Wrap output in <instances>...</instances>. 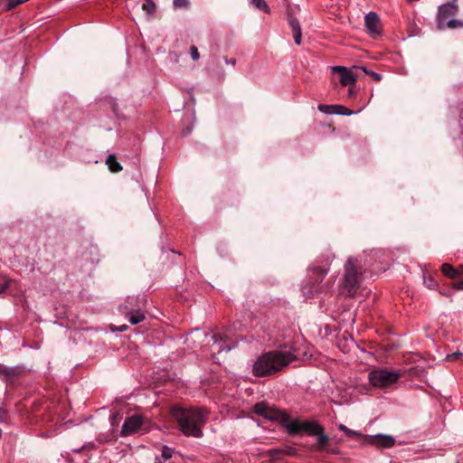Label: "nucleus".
<instances>
[{
  "label": "nucleus",
  "instance_id": "aec40b11",
  "mask_svg": "<svg viewBox=\"0 0 463 463\" xmlns=\"http://www.w3.org/2000/svg\"><path fill=\"white\" fill-rule=\"evenodd\" d=\"M128 315H129L128 320L132 325H137L145 319L144 314L140 311H136L134 313L131 311L128 313Z\"/></svg>",
  "mask_w": 463,
  "mask_h": 463
},
{
  "label": "nucleus",
  "instance_id": "e433bc0d",
  "mask_svg": "<svg viewBox=\"0 0 463 463\" xmlns=\"http://www.w3.org/2000/svg\"><path fill=\"white\" fill-rule=\"evenodd\" d=\"M273 452H274V454H279V453H280V450H279V449H274V450H273Z\"/></svg>",
  "mask_w": 463,
  "mask_h": 463
},
{
  "label": "nucleus",
  "instance_id": "72a5a7b5",
  "mask_svg": "<svg viewBox=\"0 0 463 463\" xmlns=\"http://www.w3.org/2000/svg\"><path fill=\"white\" fill-rule=\"evenodd\" d=\"M356 94V90L354 89L353 86H350L348 89V97L353 98Z\"/></svg>",
  "mask_w": 463,
  "mask_h": 463
},
{
  "label": "nucleus",
  "instance_id": "a211bd4d",
  "mask_svg": "<svg viewBox=\"0 0 463 463\" xmlns=\"http://www.w3.org/2000/svg\"><path fill=\"white\" fill-rule=\"evenodd\" d=\"M316 436H317V442L315 445V449L319 451L326 449V445L329 440V437L325 434L324 428L321 430V434H317Z\"/></svg>",
  "mask_w": 463,
  "mask_h": 463
},
{
  "label": "nucleus",
  "instance_id": "412c9836",
  "mask_svg": "<svg viewBox=\"0 0 463 463\" xmlns=\"http://www.w3.org/2000/svg\"><path fill=\"white\" fill-rule=\"evenodd\" d=\"M251 4L258 9L263 11L266 14H269L270 9L268 6L265 0H251Z\"/></svg>",
  "mask_w": 463,
  "mask_h": 463
},
{
  "label": "nucleus",
  "instance_id": "7c9ffc66",
  "mask_svg": "<svg viewBox=\"0 0 463 463\" xmlns=\"http://www.w3.org/2000/svg\"><path fill=\"white\" fill-rule=\"evenodd\" d=\"M190 54L194 61H196L200 58L198 49L194 45L190 47Z\"/></svg>",
  "mask_w": 463,
  "mask_h": 463
},
{
  "label": "nucleus",
  "instance_id": "7ed1b4c3",
  "mask_svg": "<svg viewBox=\"0 0 463 463\" xmlns=\"http://www.w3.org/2000/svg\"><path fill=\"white\" fill-rule=\"evenodd\" d=\"M344 268L345 272L340 285V293L353 297L360 287L362 273L358 270L357 265L352 258L346 260Z\"/></svg>",
  "mask_w": 463,
  "mask_h": 463
},
{
  "label": "nucleus",
  "instance_id": "2f4dec72",
  "mask_svg": "<svg viewBox=\"0 0 463 463\" xmlns=\"http://www.w3.org/2000/svg\"><path fill=\"white\" fill-rule=\"evenodd\" d=\"M453 288L457 290H463V279L453 284Z\"/></svg>",
  "mask_w": 463,
  "mask_h": 463
},
{
  "label": "nucleus",
  "instance_id": "2eb2a0df",
  "mask_svg": "<svg viewBox=\"0 0 463 463\" xmlns=\"http://www.w3.org/2000/svg\"><path fill=\"white\" fill-rule=\"evenodd\" d=\"M213 339L214 345H216L218 352L230 351L232 348V345L227 344V341H228L227 337L222 338L219 335H213Z\"/></svg>",
  "mask_w": 463,
  "mask_h": 463
},
{
  "label": "nucleus",
  "instance_id": "c756f323",
  "mask_svg": "<svg viewBox=\"0 0 463 463\" xmlns=\"http://www.w3.org/2000/svg\"><path fill=\"white\" fill-rule=\"evenodd\" d=\"M26 1L27 0H9L7 3V9L8 10L13 9Z\"/></svg>",
  "mask_w": 463,
  "mask_h": 463
},
{
  "label": "nucleus",
  "instance_id": "f03ea898",
  "mask_svg": "<svg viewBox=\"0 0 463 463\" xmlns=\"http://www.w3.org/2000/svg\"><path fill=\"white\" fill-rule=\"evenodd\" d=\"M297 359V355L290 351H270L260 355L253 364V373L263 377L271 375L288 365Z\"/></svg>",
  "mask_w": 463,
  "mask_h": 463
},
{
  "label": "nucleus",
  "instance_id": "0eeeda50",
  "mask_svg": "<svg viewBox=\"0 0 463 463\" xmlns=\"http://www.w3.org/2000/svg\"><path fill=\"white\" fill-rule=\"evenodd\" d=\"M148 422L143 416L135 414L128 417L121 428L120 434L123 437L132 435L139 430L147 431L148 427L146 423Z\"/></svg>",
  "mask_w": 463,
  "mask_h": 463
},
{
  "label": "nucleus",
  "instance_id": "ddd939ff",
  "mask_svg": "<svg viewBox=\"0 0 463 463\" xmlns=\"http://www.w3.org/2000/svg\"><path fill=\"white\" fill-rule=\"evenodd\" d=\"M288 24L291 28L294 42L297 45L301 44L302 40V32H301V26L297 18H295L292 15H289L288 18Z\"/></svg>",
  "mask_w": 463,
  "mask_h": 463
},
{
  "label": "nucleus",
  "instance_id": "4c0bfd02",
  "mask_svg": "<svg viewBox=\"0 0 463 463\" xmlns=\"http://www.w3.org/2000/svg\"><path fill=\"white\" fill-rule=\"evenodd\" d=\"M317 269L318 271L325 272V270H324V269H318V268H317Z\"/></svg>",
  "mask_w": 463,
  "mask_h": 463
},
{
  "label": "nucleus",
  "instance_id": "423d86ee",
  "mask_svg": "<svg viewBox=\"0 0 463 463\" xmlns=\"http://www.w3.org/2000/svg\"><path fill=\"white\" fill-rule=\"evenodd\" d=\"M254 412L269 420H277L283 424L285 427L288 414L281 410L269 406L265 402H260L255 404Z\"/></svg>",
  "mask_w": 463,
  "mask_h": 463
},
{
  "label": "nucleus",
  "instance_id": "6e6552de",
  "mask_svg": "<svg viewBox=\"0 0 463 463\" xmlns=\"http://www.w3.org/2000/svg\"><path fill=\"white\" fill-rule=\"evenodd\" d=\"M458 11V0H449V2L439 5L436 16L437 28L439 30H444L445 24L449 21V18L454 16Z\"/></svg>",
  "mask_w": 463,
  "mask_h": 463
},
{
  "label": "nucleus",
  "instance_id": "9d476101",
  "mask_svg": "<svg viewBox=\"0 0 463 463\" xmlns=\"http://www.w3.org/2000/svg\"><path fill=\"white\" fill-rule=\"evenodd\" d=\"M331 71L340 74V83L343 86H353L357 80V78L352 70L345 66H333L331 67Z\"/></svg>",
  "mask_w": 463,
  "mask_h": 463
},
{
  "label": "nucleus",
  "instance_id": "20e7f679",
  "mask_svg": "<svg viewBox=\"0 0 463 463\" xmlns=\"http://www.w3.org/2000/svg\"><path fill=\"white\" fill-rule=\"evenodd\" d=\"M285 428L289 434H298L305 432L310 436H316L317 434H321V430L324 427L316 421H302L292 419L288 415Z\"/></svg>",
  "mask_w": 463,
  "mask_h": 463
},
{
  "label": "nucleus",
  "instance_id": "39448f33",
  "mask_svg": "<svg viewBox=\"0 0 463 463\" xmlns=\"http://www.w3.org/2000/svg\"><path fill=\"white\" fill-rule=\"evenodd\" d=\"M401 373L387 369L374 370L369 373V381L372 385L378 388H386L395 383L401 377Z\"/></svg>",
  "mask_w": 463,
  "mask_h": 463
},
{
  "label": "nucleus",
  "instance_id": "f3484780",
  "mask_svg": "<svg viewBox=\"0 0 463 463\" xmlns=\"http://www.w3.org/2000/svg\"><path fill=\"white\" fill-rule=\"evenodd\" d=\"M106 164H107L109 169L113 173H118L122 170V166L117 161L116 156L112 154L109 155V156L107 157Z\"/></svg>",
  "mask_w": 463,
  "mask_h": 463
},
{
  "label": "nucleus",
  "instance_id": "c9c22d12",
  "mask_svg": "<svg viewBox=\"0 0 463 463\" xmlns=\"http://www.w3.org/2000/svg\"><path fill=\"white\" fill-rule=\"evenodd\" d=\"M127 329H128V326H120L118 330V331H120V332H123V331H125V330H127Z\"/></svg>",
  "mask_w": 463,
  "mask_h": 463
},
{
  "label": "nucleus",
  "instance_id": "f257e3e1",
  "mask_svg": "<svg viewBox=\"0 0 463 463\" xmlns=\"http://www.w3.org/2000/svg\"><path fill=\"white\" fill-rule=\"evenodd\" d=\"M171 414L178 425L179 430L186 437H203V427L205 425L209 411L204 408L174 407Z\"/></svg>",
  "mask_w": 463,
  "mask_h": 463
},
{
  "label": "nucleus",
  "instance_id": "dca6fc26",
  "mask_svg": "<svg viewBox=\"0 0 463 463\" xmlns=\"http://www.w3.org/2000/svg\"><path fill=\"white\" fill-rule=\"evenodd\" d=\"M338 429L340 430H342L343 432H345L351 439H355L359 440L361 444H362V441H364V438L366 436L358 431L349 429L348 427H346L345 425H344L342 423L338 425Z\"/></svg>",
  "mask_w": 463,
  "mask_h": 463
},
{
  "label": "nucleus",
  "instance_id": "393cba45",
  "mask_svg": "<svg viewBox=\"0 0 463 463\" xmlns=\"http://www.w3.org/2000/svg\"><path fill=\"white\" fill-rule=\"evenodd\" d=\"M142 7H143V10H145L146 12V14H153L156 10V5L153 2V0H146L143 4Z\"/></svg>",
  "mask_w": 463,
  "mask_h": 463
},
{
  "label": "nucleus",
  "instance_id": "f704fd0d",
  "mask_svg": "<svg viewBox=\"0 0 463 463\" xmlns=\"http://www.w3.org/2000/svg\"><path fill=\"white\" fill-rule=\"evenodd\" d=\"M226 63L228 64H232V66L235 65L236 61L234 59H232V60H226Z\"/></svg>",
  "mask_w": 463,
  "mask_h": 463
},
{
  "label": "nucleus",
  "instance_id": "bb28decb",
  "mask_svg": "<svg viewBox=\"0 0 463 463\" xmlns=\"http://www.w3.org/2000/svg\"><path fill=\"white\" fill-rule=\"evenodd\" d=\"M173 456V449L168 448L167 446H163L162 448V454H161V457L162 458L166 461L168 459H170Z\"/></svg>",
  "mask_w": 463,
  "mask_h": 463
},
{
  "label": "nucleus",
  "instance_id": "5701e85b",
  "mask_svg": "<svg viewBox=\"0 0 463 463\" xmlns=\"http://www.w3.org/2000/svg\"><path fill=\"white\" fill-rule=\"evenodd\" d=\"M11 282H13L12 279L3 274H0V294L6 291Z\"/></svg>",
  "mask_w": 463,
  "mask_h": 463
},
{
  "label": "nucleus",
  "instance_id": "f8f14e48",
  "mask_svg": "<svg viewBox=\"0 0 463 463\" xmlns=\"http://www.w3.org/2000/svg\"><path fill=\"white\" fill-rule=\"evenodd\" d=\"M319 111L325 114H336L343 116H351L354 114V111L350 109L343 106V105H324L321 104L318 106Z\"/></svg>",
  "mask_w": 463,
  "mask_h": 463
},
{
  "label": "nucleus",
  "instance_id": "b1692460",
  "mask_svg": "<svg viewBox=\"0 0 463 463\" xmlns=\"http://www.w3.org/2000/svg\"><path fill=\"white\" fill-rule=\"evenodd\" d=\"M445 28L456 29V28H463V21L459 19H449L445 24Z\"/></svg>",
  "mask_w": 463,
  "mask_h": 463
},
{
  "label": "nucleus",
  "instance_id": "4be33fe9",
  "mask_svg": "<svg viewBox=\"0 0 463 463\" xmlns=\"http://www.w3.org/2000/svg\"><path fill=\"white\" fill-rule=\"evenodd\" d=\"M423 283L430 289H436L438 288V282L430 275L428 277L425 274L423 275Z\"/></svg>",
  "mask_w": 463,
  "mask_h": 463
},
{
  "label": "nucleus",
  "instance_id": "c85d7f7f",
  "mask_svg": "<svg viewBox=\"0 0 463 463\" xmlns=\"http://www.w3.org/2000/svg\"><path fill=\"white\" fill-rule=\"evenodd\" d=\"M26 1L27 0H9L7 3V9L8 10L13 9Z\"/></svg>",
  "mask_w": 463,
  "mask_h": 463
},
{
  "label": "nucleus",
  "instance_id": "4468645a",
  "mask_svg": "<svg viewBox=\"0 0 463 463\" xmlns=\"http://www.w3.org/2000/svg\"><path fill=\"white\" fill-rule=\"evenodd\" d=\"M23 370L18 366L8 367L0 364V377L5 380H9L15 376L20 375Z\"/></svg>",
  "mask_w": 463,
  "mask_h": 463
},
{
  "label": "nucleus",
  "instance_id": "6ab92c4d",
  "mask_svg": "<svg viewBox=\"0 0 463 463\" xmlns=\"http://www.w3.org/2000/svg\"><path fill=\"white\" fill-rule=\"evenodd\" d=\"M441 271L445 276L450 279H455L458 276V271L449 263H444L441 266Z\"/></svg>",
  "mask_w": 463,
  "mask_h": 463
},
{
  "label": "nucleus",
  "instance_id": "cd10ccee",
  "mask_svg": "<svg viewBox=\"0 0 463 463\" xmlns=\"http://www.w3.org/2000/svg\"><path fill=\"white\" fill-rule=\"evenodd\" d=\"M173 5L175 8H188L190 2L189 0H174Z\"/></svg>",
  "mask_w": 463,
  "mask_h": 463
},
{
  "label": "nucleus",
  "instance_id": "9b49d317",
  "mask_svg": "<svg viewBox=\"0 0 463 463\" xmlns=\"http://www.w3.org/2000/svg\"><path fill=\"white\" fill-rule=\"evenodd\" d=\"M364 24L371 35L376 36L381 33L380 18L376 13H368L364 17Z\"/></svg>",
  "mask_w": 463,
  "mask_h": 463
},
{
  "label": "nucleus",
  "instance_id": "473e14b6",
  "mask_svg": "<svg viewBox=\"0 0 463 463\" xmlns=\"http://www.w3.org/2000/svg\"><path fill=\"white\" fill-rule=\"evenodd\" d=\"M460 355H462V354H461V353H459V352H455V353H453V354H449V355L447 356V358H448V360H454V359L458 358V356H460Z\"/></svg>",
  "mask_w": 463,
  "mask_h": 463
},
{
  "label": "nucleus",
  "instance_id": "a878e982",
  "mask_svg": "<svg viewBox=\"0 0 463 463\" xmlns=\"http://www.w3.org/2000/svg\"><path fill=\"white\" fill-rule=\"evenodd\" d=\"M365 74L371 75L373 80L380 81L382 80V75L374 72L373 71L368 70L366 67L361 66L359 67Z\"/></svg>",
  "mask_w": 463,
  "mask_h": 463
},
{
  "label": "nucleus",
  "instance_id": "1a4fd4ad",
  "mask_svg": "<svg viewBox=\"0 0 463 463\" xmlns=\"http://www.w3.org/2000/svg\"><path fill=\"white\" fill-rule=\"evenodd\" d=\"M395 444V439L391 435L386 434H376V435H366L362 441L363 446H374L378 449H390Z\"/></svg>",
  "mask_w": 463,
  "mask_h": 463
}]
</instances>
